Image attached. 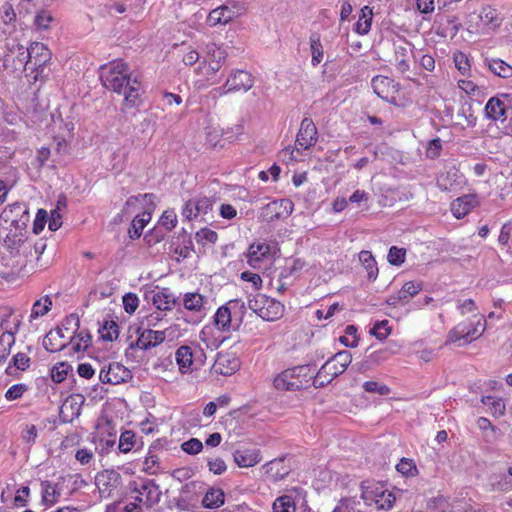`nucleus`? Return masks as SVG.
<instances>
[{
  "label": "nucleus",
  "instance_id": "nucleus-43",
  "mask_svg": "<svg viewBox=\"0 0 512 512\" xmlns=\"http://www.w3.org/2000/svg\"><path fill=\"white\" fill-rule=\"evenodd\" d=\"M42 502L45 505L52 506L58 502L60 498V490L57 484L50 481H43L41 483Z\"/></svg>",
  "mask_w": 512,
  "mask_h": 512
},
{
  "label": "nucleus",
  "instance_id": "nucleus-42",
  "mask_svg": "<svg viewBox=\"0 0 512 512\" xmlns=\"http://www.w3.org/2000/svg\"><path fill=\"white\" fill-rule=\"evenodd\" d=\"M225 502V493L220 488H210L202 499V505L208 509L221 507Z\"/></svg>",
  "mask_w": 512,
  "mask_h": 512
},
{
  "label": "nucleus",
  "instance_id": "nucleus-9",
  "mask_svg": "<svg viewBox=\"0 0 512 512\" xmlns=\"http://www.w3.org/2000/svg\"><path fill=\"white\" fill-rule=\"evenodd\" d=\"M226 51L216 44L208 45L207 55L197 68V73L210 80L216 75L226 61Z\"/></svg>",
  "mask_w": 512,
  "mask_h": 512
},
{
  "label": "nucleus",
  "instance_id": "nucleus-60",
  "mask_svg": "<svg viewBox=\"0 0 512 512\" xmlns=\"http://www.w3.org/2000/svg\"><path fill=\"white\" fill-rule=\"evenodd\" d=\"M162 304H164L162 311L171 310L172 308L177 307L178 311L180 313L182 312L178 298L170 293L168 288H162Z\"/></svg>",
  "mask_w": 512,
  "mask_h": 512
},
{
  "label": "nucleus",
  "instance_id": "nucleus-11",
  "mask_svg": "<svg viewBox=\"0 0 512 512\" xmlns=\"http://www.w3.org/2000/svg\"><path fill=\"white\" fill-rule=\"evenodd\" d=\"M371 85L375 94L382 100L396 106L403 107L405 104L397 99V94L400 90V84L395 82L392 78L383 75L375 76Z\"/></svg>",
  "mask_w": 512,
  "mask_h": 512
},
{
  "label": "nucleus",
  "instance_id": "nucleus-46",
  "mask_svg": "<svg viewBox=\"0 0 512 512\" xmlns=\"http://www.w3.org/2000/svg\"><path fill=\"white\" fill-rule=\"evenodd\" d=\"M231 311L227 306H221L214 315V324L218 330L227 332L231 327Z\"/></svg>",
  "mask_w": 512,
  "mask_h": 512
},
{
  "label": "nucleus",
  "instance_id": "nucleus-61",
  "mask_svg": "<svg viewBox=\"0 0 512 512\" xmlns=\"http://www.w3.org/2000/svg\"><path fill=\"white\" fill-rule=\"evenodd\" d=\"M12 365L20 371H26L31 365V358L26 352H18L12 357Z\"/></svg>",
  "mask_w": 512,
  "mask_h": 512
},
{
  "label": "nucleus",
  "instance_id": "nucleus-22",
  "mask_svg": "<svg viewBox=\"0 0 512 512\" xmlns=\"http://www.w3.org/2000/svg\"><path fill=\"white\" fill-rule=\"evenodd\" d=\"M97 453L104 457L110 453L116 444V431L109 425L99 427L97 435L94 437Z\"/></svg>",
  "mask_w": 512,
  "mask_h": 512
},
{
  "label": "nucleus",
  "instance_id": "nucleus-6",
  "mask_svg": "<svg viewBox=\"0 0 512 512\" xmlns=\"http://www.w3.org/2000/svg\"><path fill=\"white\" fill-rule=\"evenodd\" d=\"M175 361L177 369H175V365L171 360H169L168 364L162 363L163 372L166 374L162 377V380L171 382L178 379L179 374L184 375L192 372L193 352L191 347L187 345L180 346L175 352Z\"/></svg>",
  "mask_w": 512,
  "mask_h": 512
},
{
  "label": "nucleus",
  "instance_id": "nucleus-21",
  "mask_svg": "<svg viewBox=\"0 0 512 512\" xmlns=\"http://www.w3.org/2000/svg\"><path fill=\"white\" fill-rule=\"evenodd\" d=\"M423 289L422 281H407L397 291L396 294L391 295L387 302L390 305L407 304L413 297H415Z\"/></svg>",
  "mask_w": 512,
  "mask_h": 512
},
{
  "label": "nucleus",
  "instance_id": "nucleus-49",
  "mask_svg": "<svg viewBox=\"0 0 512 512\" xmlns=\"http://www.w3.org/2000/svg\"><path fill=\"white\" fill-rule=\"evenodd\" d=\"M215 367L220 374L229 375L236 371L238 363L236 359L231 361L228 355H220L215 362Z\"/></svg>",
  "mask_w": 512,
  "mask_h": 512
},
{
  "label": "nucleus",
  "instance_id": "nucleus-24",
  "mask_svg": "<svg viewBox=\"0 0 512 512\" xmlns=\"http://www.w3.org/2000/svg\"><path fill=\"white\" fill-rule=\"evenodd\" d=\"M507 94L491 97L484 108L486 116L493 121L504 122L507 119V106L502 98H507Z\"/></svg>",
  "mask_w": 512,
  "mask_h": 512
},
{
  "label": "nucleus",
  "instance_id": "nucleus-31",
  "mask_svg": "<svg viewBox=\"0 0 512 512\" xmlns=\"http://www.w3.org/2000/svg\"><path fill=\"white\" fill-rule=\"evenodd\" d=\"M478 17L480 22L479 26L482 29H495L499 27L502 22L500 13L495 7L491 5H486L482 7Z\"/></svg>",
  "mask_w": 512,
  "mask_h": 512
},
{
  "label": "nucleus",
  "instance_id": "nucleus-62",
  "mask_svg": "<svg viewBox=\"0 0 512 512\" xmlns=\"http://www.w3.org/2000/svg\"><path fill=\"white\" fill-rule=\"evenodd\" d=\"M181 448L184 452L190 455H196L203 449L202 442L197 438H191L181 444Z\"/></svg>",
  "mask_w": 512,
  "mask_h": 512
},
{
  "label": "nucleus",
  "instance_id": "nucleus-32",
  "mask_svg": "<svg viewBox=\"0 0 512 512\" xmlns=\"http://www.w3.org/2000/svg\"><path fill=\"white\" fill-rule=\"evenodd\" d=\"M138 338L136 341V347L141 350H148L156 347L160 343L159 331L152 330L150 328H138Z\"/></svg>",
  "mask_w": 512,
  "mask_h": 512
},
{
  "label": "nucleus",
  "instance_id": "nucleus-1",
  "mask_svg": "<svg viewBox=\"0 0 512 512\" xmlns=\"http://www.w3.org/2000/svg\"><path fill=\"white\" fill-rule=\"evenodd\" d=\"M99 79L106 89L124 97L125 107L133 108L141 104V82L137 78H131L129 66L124 60L115 59L101 65Z\"/></svg>",
  "mask_w": 512,
  "mask_h": 512
},
{
  "label": "nucleus",
  "instance_id": "nucleus-33",
  "mask_svg": "<svg viewBox=\"0 0 512 512\" xmlns=\"http://www.w3.org/2000/svg\"><path fill=\"white\" fill-rule=\"evenodd\" d=\"M98 333L100 339L107 342L116 341L119 337V325L116 320H114L111 316H107L100 323L98 328Z\"/></svg>",
  "mask_w": 512,
  "mask_h": 512
},
{
  "label": "nucleus",
  "instance_id": "nucleus-58",
  "mask_svg": "<svg viewBox=\"0 0 512 512\" xmlns=\"http://www.w3.org/2000/svg\"><path fill=\"white\" fill-rule=\"evenodd\" d=\"M362 388L365 392L376 393L383 396L388 395L391 392L389 386L383 383H379L377 381H366L363 383Z\"/></svg>",
  "mask_w": 512,
  "mask_h": 512
},
{
  "label": "nucleus",
  "instance_id": "nucleus-19",
  "mask_svg": "<svg viewBox=\"0 0 512 512\" xmlns=\"http://www.w3.org/2000/svg\"><path fill=\"white\" fill-rule=\"evenodd\" d=\"M70 331L68 328L51 329L43 339V347L51 353L59 352L67 347Z\"/></svg>",
  "mask_w": 512,
  "mask_h": 512
},
{
  "label": "nucleus",
  "instance_id": "nucleus-50",
  "mask_svg": "<svg viewBox=\"0 0 512 512\" xmlns=\"http://www.w3.org/2000/svg\"><path fill=\"white\" fill-rule=\"evenodd\" d=\"M283 463V459H274L265 465L267 473H270L274 480L283 479L289 473V470L283 466Z\"/></svg>",
  "mask_w": 512,
  "mask_h": 512
},
{
  "label": "nucleus",
  "instance_id": "nucleus-29",
  "mask_svg": "<svg viewBox=\"0 0 512 512\" xmlns=\"http://www.w3.org/2000/svg\"><path fill=\"white\" fill-rule=\"evenodd\" d=\"M235 463L241 468H249L257 465L262 457L261 452L257 448H239L234 454Z\"/></svg>",
  "mask_w": 512,
  "mask_h": 512
},
{
  "label": "nucleus",
  "instance_id": "nucleus-8",
  "mask_svg": "<svg viewBox=\"0 0 512 512\" xmlns=\"http://www.w3.org/2000/svg\"><path fill=\"white\" fill-rule=\"evenodd\" d=\"M95 484L101 498H112L120 493L122 476L114 469H104L96 474Z\"/></svg>",
  "mask_w": 512,
  "mask_h": 512
},
{
  "label": "nucleus",
  "instance_id": "nucleus-39",
  "mask_svg": "<svg viewBox=\"0 0 512 512\" xmlns=\"http://www.w3.org/2000/svg\"><path fill=\"white\" fill-rule=\"evenodd\" d=\"M52 306L53 302L49 295H45L37 299L32 305L31 313L28 318L29 323H33V321L38 318L45 316L49 311H51Z\"/></svg>",
  "mask_w": 512,
  "mask_h": 512
},
{
  "label": "nucleus",
  "instance_id": "nucleus-14",
  "mask_svg": "<svg viewBox=\"0 0 512 512\" xmlns=\"http://www.w3.org/2000/svg\"><path fill=\"white\" fill-rule=\"evenodd\" d=\"M134 492L136 494L135 501L148 508L160 501V489L154 480H141L139 484L136 483Z\"/></svg>",
  "mask_w": 512,
  "mask_h": 512
},
{
  "label": "nucleus",
  "instance_id": "nucleus-52",
  "mask_svg": "<svg viewBox=\"0 0 512 512\" xmlns=\"http://www.w3.org/2000/svg\"><path fill=\"white\" fill-rule=\"evenodd\" d=\"M459 176V172L457 169L453 168L447 171L445 174H442L438 180V187L443 191H451L454 189L453 181Z\"/></svg>",
  "mask_w": 512,
  "mask_h": 512
},
{
  "label": "nucleus",
  "instance_id": "nucleus-40",
  "mask_svg": "<svg viewBox=\"0 0 512 512\" xmlns=\"http://www.w3.org/2000/svg\"><path fill=\"white\" fill-rule=\"evenodd\" d=\"M359 261L365 269L368 279L370 281L376 280L378 277L379 269L371 251L362 250L359 253Z\"/></svg>",
  "mask_w": 512,
  "mask_h": 512
},
{
  "label": "nucleus",
  "instance_id": "nucleus-2",
  "mask_svg": "<svg viewBox=\"0 0 512 512\" xmlns=\"http://www.w3.org/2000/svg\"><path fill=\"white\" fill-rule=\"evenodd\" d=\"M314 380V369L309 365L295 366L277 374L273 386L278 391H296L308 387Z\"/></svg>",
  "mask_w": 512,
  "mask_h": 512
},
{
  "label": "nucleus",
  "instance_id": "nucleus-57",
  "mask_svg": "<svg viewBox=\"0 0 512 512\" xmlns=\"http://www.w3.org/2000/svg\"><path fill=\"white\" fill-rule=\"evenodd\" d=\"M222 139V132L216 127L205 128V145L208 148H215Z\"/></svg>",
  "mask_w": 512,
  "mask_h": 512
},
{
  "label": "nucleus",
  "instance_id": "nucleus-7",
  "mask_svg": "<svg viewBox=\"0 0 512 512\" xmlns=\"http://www.w3.org/2000/svg\"><path fill=\"white\" fill-rule=\"evenodd\" d=\"M29 220V210L24 202L9 204L0 214V226L2 229L10 227L16 230H25Z\"/></svg>",
  "mask_w": 512,
  "mask_h": 512
},
{
  "label": "nucleus",
  "instance_id": "nucleus-13",
  "mask_svg": "<svg viewBox=\"0 0 512 512\" xmlns=\"http://www.w3.org/2000/svg\"><path fill=\"white\" fill-rule=\"evenodd\" d=\"M132 378L131 371L119 362H112L101 368L99 379L104 384L118 385Z\"/></svg>",
  "mask_w": 512,
  "mask_h": 512
},
{
  "label": "nucleus",
  "instance_id": "nucleus-47",
  "mask_svg": "<svg viewBox=\"0 0 512 512\" xmlns=\"http://www.w3.org/2000/svg\"><path fill=\"white\" fill-rule=\"evenodd\" d=\"M310 50L312 55L311 64L316 67L322 62L324 56L323 45L317 33L310 36Z\"/></svg>",
  "mask_w": 512,
  "mask_h": 512
},
{
  "label": "nucleus",
  "instance_id": "nucleus-28",
  "mask_svg": "<svg viewBox=\"0 0 512 512\" xmlns=\"http://www.w3.org/2000/svg\"><path fill=\"white\" fill-rule=\"evenodd\" d=\"M212 208V201L206 196L190 199L185 203L183 215L188 219L196 218L200 214H207Z\"/></svg>",
  "mask_w": 512,
  "mask_h": 512
},
{
  "label": "nucleus",
  "instance_id": "nucleus-54",
  "mask_svg": "<svg viewBox=\"0 0 512 512\" xmlns=\"http://www.w3.org/2000/svg\"><path fill=\"white\" fill-rule=\"evenodd\" d=\"M406 254L405 248L392 246L388 251L387 260L393 266H401L406 260Z\"/></svg>",
  "mask_w": 512,
  "mask_h": 512
},
{
  "label": "nucleus",
  "instance_id": "nucleus-4",
  "mask_svg": "<svg viewBox=\"0 0 512 512\" xmlns=\"http://www.w3.org/2000/svg\"><path fill=\"white\" fill-rule=\"evenodd\" d=\"M486 329V321L482 317L468 318L454 326L447 335L446 344L458 343L467 345L480 338Z\"/></svg>",
  "mask_w": 512,
  "mask_h": 512
},
{
  "label": "nucleus",
  "instance_id": "nucleus-37",
  "mask_svg": "<svg viewBox=\"0 0 512 512\" xmlns=\"http://www.w3.org/2000/svg\"><path fill=\"white\" fill-rule=\"evenodd\" d=\"M7 231L5 236L3 237L4 245L11 252L14 250H18L21 245H23L27 239L26 237V229L25 230H16L14 228L3 229Z\"/></svg>",
  "mask_w": 512,
  "mask_h": 512
},
{
  "label": "nucleus",
  "instance_id": "nucleus-12",
  "mask_svg": "<svg viewBox=\"0 0 512 512\" xmlns=\"http://www.w3.org/2000/svg\"><path fill=\"white\" fill-rule=\"evenodd\" d=\"M293 210V201L288 198H282L264 205L260 210L259 218L267 223L283 220L288 218Z\"/></svg>",
  "mask_w": 512,
  "mask_h": 512
},
{
  "label": "nucleus",
  "instance_id": "nucleus-51",
  "mask_svg": "<svg viewBox=\"0 0 512 512\" xmlns=\"http://www.w3.org/2000/svg\"><path fill=\"white\" fill-rule=\"evenodd\" d=\"M339 341L346 347H357L359 343V335L356 326L348 325L344 330V334L340 336Z\"/></svg>",
  "mask_w": 512,
  "mask_h": 512
},
{
  "label": "nucleus",
  "instance_id": "nucleus-41",
  "mask_svg": "<svg viewBox=\"0 0 512 512\" xmlns=\"http://www.w3.org/2000/svg\"><path fill=\"white\" fill-rule=\"evenodd\" d=\"M184 308L192 313H200L204 308L205 297L198 292H187L182 298Z\"/></svg>",
  "mask_w": 512,
  "mask_h": 512
},
{
  "label": "nucleus",
  "instance_id": "nucleus-63",
  "mask_svg": "<svg viewBox=\"0 0 512 512\" xmlns=\"http://www.w3.org/2000/svg\"><path fill=\"white\" fill-rule=\"evenodd\" d=\"M442 151V141L440 138L432 139L428 142L426 148V156L430 159H436Z\"/></svg>",
  "mask_w": 512,
  "mask_h": 512
},
{
  "label": "nucleus",
  "instance_id": "nucleus-16",
  "mask_svg": "<svg viewBox=\"0 0 512 512\" xmlns=\"http://www.w3.org/2000/svg\"><path fill=\"white\" fill-rule=\"evenodd\" d=\"M25 68L42 69L51 59L48 47L40 42H33L26 50Z\"/></svg>",
  "mask_w": 512,
  "mask_h": 512
},
{
  "label": "nucleus",
  "instance_id": "nucleus-15",
  "mask_svg": "<svg viewBox=\"0 0 512 512\" xmlns=\"http://www.w3.org/2000/svg\"><path fill=\"white\" fill-rule=\"evenodd\" d=\"M307 492L299 487H294L286 494L274 499L271 505L272 512H296V502L300 499L306 500Z\"/></svg>",
  "mask_w": 512,
  "mask_h": 512
},
{
  "label": "nucleus",
  "instance_id": "nucleus-18",
  "mask_svg": "<svg viewBox=\"0 0 512 512\" xmlns=\"http://www.w3.org/2000/svg\"><path fill=\"white\" fill-rule=\"evenodd\" d=\"M480 206V199L476 193L464 194L450 203V211L456 219H463L474 208Z\"/></svg>",
  "mask_w": 512,
  "mask_h": 512
},
{
  "label": "nucleus",
  "instance_id": "nucleus-59",
  "mask_svg": "<svg viewBox=\"0 0 512 512\" xmlns=\"http://www.w3.org/2000/svg\"><path fill=\"white\" fill-rule=\"evenodd\" d=\"M453 60L455 67L461 72L463 75H466L471 70V64L467 57V55L461 51H457L453 55Z\"/></svg>",
  "mask_w": 512,
  "mask_h": 512
},
{
  "label": "nucleus",
  "instance_id": "nucleus-23",
  "mask_svg": "<svg viewBox=\"0 0 512 512\" xmlns=\"http://www.w3.org/2000/svg\"><path fill=\"white\" fill-rule=\"evenodd\" d=\"M76 326L79 327V320L76 319ZM92 343V336L87 329L77 328L73 334H70L68 344L70 351L74 354L84 353Z\"/></svg>",
  "mask_w": 512,
  "mask_h": 512
},
{
  "label": "nucleus",
  "instance_id": "nucleus-25",
  "mask_svg": "<svg viewBox=\"0 0 512 512\" xmlns=\"http://www.w3.org/2000/svg\"><path fill=\"white\" fill-rule=\"evenodd\" d=\"M7 320L3 319L1 322V327L6 330L0 335V366L7 360L10 355L11 348L15 344V335L20 326V320L14 324L13 329H7L5 326V322Z\"/></svg>",
  "mask_w": 512,
  "mask_h": 512
},
{
  "label": "nucleus",
  "instance_id": "nucleus-64",
  "mask_svg": "<svg viewBox=\"0 0 512 512\" xmlns=\"http://www.w3.org/2000/svg\"><path fill=\"white\" fill-rule=\"evenodd\" d=\"M26 391L27 386L25 384H14L5 392V398L8 401L17 400L21 398Z\"/></svg>",
  "mask_w": 512,
  "mask_h": 512
},
{
  "label": "nucleus",
  "instance_id": "nucleus-26",
  "mask_svg": "<svg viewBox=\"0 0 512 512\" xmlns=\"http://www.w3.org/2000/svg\"><path fill=\"white\" fill-rule=\"evenodd\" d=\"M143 447L142 438L132 430H124L120 433L118 441V453L129 454Z\"/></svg>",
  "mask_w": 512,
  "mask_h": 512
},
{
  "label": "nucleus",
  "instance_id": "nucleus-36",
  "mask_svg": "<svg viewBox=\"0 0 512 512\" xmlns=\"http://www.w3.org/2000/svg\"><path fill=\"white\" fill-rule=\"evenodd\" d=\"M411 56V50L408 45H396L394 47L393 61L397 70L402 74L406 73L410 69L409 59Z\"/></svg>",
  "mask_w": 512,
  "mask_h": 512
},
{
  "label": "nucleus",
  "instance_id": "nucleus-17",
  "mask_svg": "<svg viewBox=\"0 0 512 512\" xmlns=\"http://www.w3.org/2000/svg\"><path fill=\"white\" fill-rule=\"evenodd\" d=\"M318 140V130L311 118H304L301 121L296 136L295 148L297 151L307 150L314 146Z\"/></svg>",
  "mask_w": 512,
  "mask_h": 512
},
{
  "label": "nucleus",
  "instance_id": "nucleus-56",
  "mask_svg": "<svg viewBox=\"0 0 512 512\" xmlns=\"http://www.w3.org/2000/svg\"><path fill=\"white\" fill-rule=\"evenodd\" d=\"M370 333L379 340H385L391 333L388 320L377 321L371 328Z\"/></svg>",
  "mask_w": 512,
  "mask_h": 512
},
{
  "label": "nucleus",
  "instance_id": "nucleus-30",
  "mask_svg": "<svg viewBox=\"0 0 512 512\" xmlns=\"http://www.w3.org/2000/svg\"><path fill=\"white\" fill-rule=\"evenodd\" d=\"M191 251L192 241L187 235L176 237L169 246V254L178 262L187 258Z\"/></svg>",
  "mask_w": 512,
  "mask_h": 512
},
{
  "label": "nucleus",
  "instance_id": "nucleus-38",
  "mask_svg": "<svg viewBox=\"0 0 512 512\" xmlns=\"http://www.w3.org/2000/svg\"><path fill=\"white\" fill-rule=\"evenodd\" d=\"M373 21V8L364 6L361 8L359 17L354 26V32L358 35H366L371 29Z\"/></svg>",
  "mask_w": 512,
  "mask_h": 512
},
{
  "label": "nucleus",
  "instance_id": "nucleus-45",
  "mask_svg": "<svg viewBox=\"0 0 512 512\" xmlns=\"http://www.w3.org/2000/svg\"><path fill=\"white\" fill-rule=\"evenodd\" d=\"M488 69L501 78L512 77V66L502 59L495 58L487 61Z\"/></svg>",
  "mask_w": 512,
  "mask_h": 512
},
{
  "label": "nucleus",
  "instance_id": "nucleus-55",
  "mask_svg": "<svg viewBox=\"0 0 512 512\" xmlns=\"http://www.w3.org/2000/svg\"><path fill=\"white\" fill-rule=\"evenodd\" d=\"M70 365L67 362H58L51 369V379L55 383L63 382L68 375Z\"/></svg>",
  "mask_w": 512,
  "mask_h": 512
},
{
  "label": "nucleus",
  "instance_id": "nucleus-20",
  "mask_svg": "<svg viewBox=\"0 0 512 512\" xmlns=\"http://www.w3.org/2000/svg\"><path fill=\"white\" fill-rule=\"evenodd\" d=\"M254 85L251 73L245 70H235L227 78L223 88L225 92L248 91Z\"/></svg>",
  "mask_w": 512,
  "mask_h": 512
},
{
  "label": "nucleus",
  "instance_id": "nucleus-35",
  "mask_svg": "<svg viewBox=\"0 0 512 512\" xmlns=\"http://www.w3.org/2000/svg\"><path fill=\"white\" fill-rule=\"evenodd\" d=\"M233 20V15L225 5L211 10L206 18V24L210 27L226 25Z\"/></svg>",
  "mask_w": 512,
  "mask_h": 512
},
{
  "label": "nucleus",
  "instance_id": "nucleus-53",
  "mask_svg": "<svg viewBox=\"0 0 512 512\" xmlns=\"http://www.w3.org/2000/svg\"><path fill=\"white\" fill-rule=\"evenodd\" d=\"M53 21L52 13L47 9H41L35 15L34 25L38 30H47Z\"/></svg>",
  "mask_w": 512,
  "mask_h": 512
},
{
  "label": "nucleus",
  "instance_id": "nucleus-48",
  "mask_svg": "<svg viewBox=\"0 0 512 512\" xmlns=\"http://www.w3.org/2000/svg\"><path fill=\"white\" fill-rule=\"evenodd\" d=\"M396 470L407 478H412L419 474V470L415 461L406 457L401 458L400 461L396 464Z\"/></svg>",
  "mask_w": 512,
  "mask_h": 512
},
{
  "label": "nucleus",
  "instance_id": "nucleus-3",
  "mask_svg": "<svg viewBox=\"0 0 512 512\" xmlns=\"http://www.w3.org/2000/svg\"><path fill=\"white\" fill-rule=\"evenodd\" d=\"M352 362V354L347 350L337 352L329 358L314 375L313 386L321 388L346 371Z\"/></svg>",
  "mask_w": 512,
  "mask_h": 512
},
{
  "label": "nucleus",
  "instance_id": "nucleus-27",
  "mask_svg": "<svg viewBox=\"0 0 512 512\" xmlns=\"http://www.w3.org/2000/svg\"><path fill=\"white\" fill-rule=\"evenodd\" d=\"M270 254V244L266 242H254L248 248L247 263L253 268H258Z\"/></svg>",
  "mask_w": 512,
  "mask_h": 512
},
{
  "label": "nucleus",
  "instance_id": "nucleus-5",
  "mask_svg": "<svg viewBox=\"0 0 512 512\" xmlns=\"http://www.w3.org/2000/svg\"><path fill=\"white\" fill-rule=\"evenodd\" d=\"M248 307L266 321H276L285 312V306L282 302L262 293L248 298Z\"/></svg>",
  "mask_w": 512,
  "mask_h": 512
},
{
  "label": "nucleus",
  "instance_id": "nucleus-34",
  "mask_svg": "<svg viewBox=\"0 0 512 512\" xmlns=\"http://www.w3.org/2000/svg\"><path fill=\"white\" fill-rule=\"evenodd\" d=\"M143 471L149 475H157L160 472V448L156 443L152 444L148 450Z\"/></svg>",
  "mask_w": 512,
  "mask_h": 512
},
{
  "label": "nucleus",
  "instance_id": "nucleus-10",
  "mask_svg": "<svg viewBox=\"0 0 512 512\" xmlns=\"http://www.w3.org/2000/svg\"><path fill=\"white\" fill-rule=\"evenodd\" d=\"M362 498L369 504H374L377 510H390L396 501L395 494L385 485L377 483L367 487Z\"/></svg>",
  "mask_w": 512,
  "mask_h": 512
},
{
  "label": "nucleus",
  "instance_id": "nucleus-44",
  "mask_svg": "<svg viewBox=\"0 0 512 512\" xmlns=\"http://www.w3.org/2000/svg\"><path fill=\"white\" fill-rule=\"evenodd\" d=\"M151 220V213L150 212H143L141 214L136 215V217L133 219L131 226L129 228V236L132 239H138L144 227L149 223Z\"/></svg>",
  "mask_w": 512,
  "mask_h": 512
}]
</instances>
